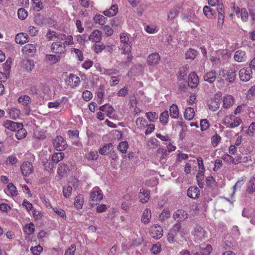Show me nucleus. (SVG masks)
Wrapping results in <instances>:
<instances>
[{
    "label": "nucleus",
    "instance_id": "nucleus-1",
    "mask_svg": "<svg viewBox=\"0 0 255 255\" xmlns=\"http://www.w3.org/2000/svg\"><path fill=\"white\" fill-rule=\"evenodd\" d=\"M242 122V121L240 117H236L235 115L230 114L224 117L222 123L227 128H234L239 126Z\"/></svg>",
    "mask_w": 255,
    "mask_h": 255
},
{
    "label": "nucleus",
    "instance_id": "nucleus-2",
    "mask_svg": "<svg viewBox=\"0 0 255 255\" xmlns=\"http://www.w3.org/2000/svg\"><path fill=\"white\" fill-rule=\"evenodd\" d=\"M219 74L222 77L225 78L229 83H233L236 79V71L234 67H227L220 70Z\"/></svg>",
    "mask_w": 255,
    "mask_h": 255
},
{
    "label": "nucleus",
    "instance_id": "nucleus-3",
    "mask_svg": "<svg viewBox=\"0 0 255 255\" xmlns=\"http://www.w3.org/2000/svg\"><path fill=\"white\" fill-rule=\"evenodd\" d=\"M122 44L123 45H121L122 55L123 56V58H126L124 63L127 66L132 58V56L131 54V46L128 43Z\"/></svg>",
    "mask_w": 255,
    "mask_h": 255
},
{
    "label": "nucleus",
    "instance_id": "nucleus-4",
    "mask_svg": "<svg viewBox=\"0 0 255 255\" xmlns=\"http://www.w3.org/2000/svg\"><path fill=\"white\" fill-rule=\"evenodd\" d=\"M78 186V181L76 179L69 181L63 187V194L66 198H69L72 194L73 188H76Z\"/></svg>",
    "mask_w": 255,
    "mask_h": 255
},
{
    "label": "nucleus",
    "instance_id": "nucleus-5",
    "mask_svg": "<svg viewBox=\"0 0 255 255\" xmlns=\"http://www.w3.org/2000/svg\"><path fill=\"white\" fill-rule=\"evenodd\" d=\"M252 70L249 67H244L240 70L239 76L240 79L243 82H248L252 77Z\"/></svg>",
    "mask_w": 255,
    "mask_h": 255
},
{
    "label": "nucleus",
    "instance_id": "nucleus-6",
    "mask_svg": "<svg viewBox=\"0 0 255 255\" xmlns=\"http://www.w3.org/2000/svg\"><path fill=\"white\" fill-rule=\"evenodd\" d=\"M53 144L54 148L58 151L65 149L68 146L66 141L61 136H57L53 139Z\"/></svg>",
    "mask_w": 255,
    "mask_h": 255
},
{
    "label": "nucleus",
    "instance_id": "nucleus-7",
    "mask_svg": "<svg viewBox=\"0 0 255 255\" xmlns=\"http://www.w3.org/2000/svg\"><path fill=\"white\" fill-rule=\"evenodd\" d=\"M193 235L195 241L199 242L204 240L207 237V233L201 227H197L195 228Z\"/></svg>",
    "mask_w": 255,
    "mask_h": 255
},
{
    "label": "nucleus",
    "instance_id": "nucleus-8",
    "mask_svg": "<svg viewBox=\"0 0 255 255\" xmlns=\"http://www.w3.org/2000/svg\"><path fill=\"white\" fill-rule=\"evenodd\" d=\"M62 40H56L51 45V50L53 52L58 54H63L66 51V48Z\"/></svg>",
    "mask_w": 255,
    "mask_h": 255
},
{
    "label": "nucleus",
    "instance_id": "nucleus-9",
    "mask_svg": "<svg viewBox=\"0 0 255 255\" xmlns=\"http://www.w3.org/2000/svg\"><path fill=\"white\" fill-rule=\"evenodd\" d=\"M103 198L102 191L98 187H94L90 193V200L94 202H99Z\"/></svg>",
    "mask_w": 255,
    "mask_h": 255
},
{
    "label": "nucleus",
    "instance_id": "nucleus-10",
    "mask_svg": "<svg viewBox=\"0 0 255 255\" xmlns=\"http://www.w3.org/2000/svg\"><path fill=\"white\" fill-rule=\"evenodd\" d=\"M163 231L162 227L158 225L152 226L150 229L151 237L155 239H159L163 236Z\"/></svg>",
    "mask_w": 255,
    "mask_h": 255
},
{
    "label": "nucleus",
    "instance_id": "nucleus-11",
    "mask_svg": "<svg viewBox=\"0 0 255 255\" xmlns=\"http://www.w3.org/2000/svg\"><path fill=\"white\" fill-rule=\"evenodd\" d=\"M223 107L226 109L231 108L235 103V99L231 95L225 94L222 98Z\"/></svg>",
    "mask_w": 255,
    "mask_h": 255
},
{
    "label": "nucleus",
    "instance_id": "nucleus-12",
    "mask_svg": "<svg viewBox=\"0 0 255 255\" xmlns=\"http://www.w3.org/2000/svg\"><path fill=\"white\" fill-rule=\"evenodd\" d=\"M20 171L23 176H27L32 173L33 167L31 163L29 162H24L20 166Z\"/></svg>",
    "mask_w": 255,
    "mask_h": 255
},
{
    "label": "nucleus",
    "instance_id": "nucleus-13",
    "mask_svg": "<svg viewBox=\"0 0 255 255\" xmlns=\"http://www.w3.org/2000/svg\"><path fill=\"white\" fill-rule=\"evenodd\" d=\"M66 83L71 87L75 88L80 83V79L78 76L74 74H70L66 80Z\"/></svg>",
    "mask_w": 255,
    "mask_h": 255
},
{
    "label": "nucleus",
    "instance_id": "nucleus-14",
    "mask_svg": "<svg viewBox=\"0 0 255 255\" xmlns=\"http://www.w3.org/2000/svg\"><path fill=\"white\" fill-rule=\"evenodd\" d=\"M100 110L106 114L109 118L112 119H116L115 111L110 105H103L100 107Z\"/></svg>",
    "mask_w": 255,
    "mask_h": 255
},
{
    "label": "nucleus",
    "instance_id": "nucleus-15",
    "mask_svg": "<svg viewBox=\"0 0 255 255\" xmlns=\"http://www.w3.org/2000/svg\"><path fill=\"white\" fill-rule=\"evenodd\" d=\"M188 216V214L183 210H178L174 212L173 215V218L177 222H182L186 220Z\"/></svg>",
    "mask_w": 255,
    "mask_h": 255
},
{
    "label": "nucleus",
    "instance_id": "nucleus-16",
    "mask_svg": "<svg viewBox=\"0 0 255 255\" xmlns=\"http://www.w3.org/2000/svg\"><path fill=\"white\" fill-rule=\"evenodd\" d=\"M197 161L199 168V171L197 175V179L199 181L200 179H203L205 169L202 157H198Z\"/></svg>",
    "mask_w": 255,
    "mask_h": 255
},
{
    "label": "nucleus",
    "instance_id": "nucleus-17",
    "mask_svg": "<svg viewBox=\"0 0 255 255\" xmlns=\"http://www.w3.org/2000/svg\"><path fill=\"white\" fill-rule=\"evenodd\" d=\"M95 67L96 68L97 71L100 72L101 74H104L105 75H112L114 74H117L119 72V71L117 69H106L103 68L99 63H96L95 64Z\"/></svg>",
    "mask_w": 255,
    "mask_h": 255
},
{
    "label": "nucleus",
    "instance_id": "nucleus-18",
    "mask_svg": "<svg viewBox=\"0 0 255 255\" xmlns=\"http://www.w3.org/2000/svg\"><path fill=\"white\" fill-rule=\"evenodd\" d=\"M160 56L157 53L150 54L147 59V63L150 66H155L160 61Z\"/></svg>",
    "mask_w": 255,
    "mask_h": 255
},
{
    "label": "nucleus",
    "instance_id": "nucleus-19",
    "mask_svg": "<svg viewBox=\"0 0 255 255\" xmlns=\"http://www.w3.org/2000/svg\"><path fill=\"white\" fill-rule=\"evenodd\" d=\"M101 39L102 32L98 29L93 31L89 36V40L93 42H100Z\"/></svg>",
    "mask_w": 255,
    "mask_h": 255
},
{
    "label": "nucleus",
    "instance_id": "nucleus-20",
    "mask_svg": "<svg viewBox=\"0 0 255 255\" xmlns=\"http://www.w3.org/2000/svg\"><path fill=\"white\" fill-rule=\"evenodd\" d=\"M247 58L246 52L242 50L236 51L234 55V59L237 62H245Z\"/></svg>",
    "mask_w": 255,
    "mask_h": 255
},
{
    "label": "nucleus",
    "instance_id": "nucleus-21",
    "mask_svg": "<svg viewBox=\"0 0 255 255\" xmlns=\"http://www.w3.org/2000/svg\"><path fill=\"white\" fill-rule=\"evenodd\" d=\"M199 80L195 72H192L189 76L188 85L191 88H196L199 84Z\"/></svg>",
    "mask_w": 255,
    "mask_h": 255
},
{
    "label": "nucleus",
    "instance_id": "nucleus-22",
    "mask_svg": "<svg viewBox=\"0 0 255 255\" xmlns=\"http://www.w3.org/2000/svg\"><path fill=\"white\" fill-rule=\"evenodd\" d=\"M22 51L27 56H32L36 52V47L32 44H27L23 47Z\"/></svg>",
    "mask_w": 255,
    "mask_h": 255
},
{
    "label": "nucleus",
    "instance_id": "nucleus-23",
    "mask_svg": "<svg viewBox=\"0 0 255 255\" xmlns=\"http://www.w3.org/2000/svg\"><path fill=\"white\" fill-rule=\"evenodd\" d=\"M21 124V123H18L13 121L7 120L4 122L3 126L5 128L9 129L11 131H16Z\"/></svg>",
    "mask_w": 255,
    "mask_h": 255
},
{
    "label": "nucleus",
    "instance_id": "nucleus-24",
    "mask_svg": "<svg viewBox=\"0 0 255 255\" xmlns=\"http://www.w3.org/2000/svg\"><path fill=\"white\" fill-rule=\"evenodd\" d=\"M4 192L7 195L11 197H14L17 195L16 188L11 183H9L7 185L6 188L4 189Z\"/></svg>",
    "mask_w": 255,
    "mask_h": 255
},
{
    "label": "nucleus",
    "instance_id": "nucleus-25",
    "mask_svg": "<svg viewBox=\"0 0 255 255\" xmlns=\"http://www.w3.org/2000/svg\"><path fill=\"white\" fill-rule=\"evenodd\" d=\"M199 189L196 186H191L188 189L187 195L190 198L196 199L199 197Z\"/></svg>",
    "mask_w": 255,
    "mask_h": 255
},
{
    "label": "nucleus",
    "instance_id": "nucleus-26",
    "mask_svg": "<svg viewBox=\"0 0 255 255\" xmlns=\"http://www.w3.org/2000/svg\"><path fill=\"white\" fill-rule=\"evenodd\" d=\"M138 196L139 201L142 203H145L149 200V192L146 189L142 188L140 190Z\"/></svg>",
    "mask_w": 255,
    "mask_h": 255
},
{
    "label": "nucleus",
    "instance_id": "nucleus-27",
    "mask_svg": "<svg viewBox=\"0 0 255 255\" xmlns=\"http://www.w3.org/2000/svg\"><path fill=\"white\" fill-rule=\"evenodd\" d=\"M118 6L117 4L112 5L109 9L103 12V14L108 17H112L117 14L118 12Z\"/></svg>",
    "mask_w": 255,
    "mask_h": 255
},
{
    "label": "nucleus",
    "instance_id": "nucleus-28",
    "mask_svg": "<svg viewBox=\"0 0 255 255\" xmlns=\"http://www.w3.org/2000/svg\"><path fill=\"white\" fill-rule=\"evenodd\" d=\"M218 11V22L217 25L219 28H222L224 23V8H217Z\"/></svg>",
    "mask_w": 255,
    "mask_h": 255
},
{
    "label": "nucleus",
    "instance_id": "nucleus-29",
    "mask_svg": "<svg viewBox=\"0 0 255 255\" xmlns=\"http://www.w3.org/2000/svg\"><path fill=\"white\" fill-rule=\"evenodd\" d=\"M62 33H58L54 31L49 30L46 34V37L49 40H60L61 35Z\"/></svg>",
    "mask_w": 255,
    "mask_h": 255
},
{
    "label": "nucleus",
    "instance_id": "nucleus-30",
    "mask_svg": "<svg viewBox=\"0 0 255 255\" xmlns=\"http://www.w3.org/2000/svg\"><path fill=\"white\" fill-rule=\"evenodd\" d=\"M246 180L245 177H242L235 184L233 187V193L232 196L231 202L233 203L235 201V199L233 198V195L236 191L240 190L241 187L244 185Z\"/></svg>",
    "mask_w": 255,
    "mask_h": 255
},
{
    "label": "nucleus",
    "instance_id": "nucleus-31",
    "mask_svg": "<svg viewBox=\"0 0 255 255\" xmlns=\"http://www.w3.org/2000/svg\"><path fill=\"white\" fill-rule=\"evenodd\" d=\"M15 40L16 43L23 44L28 41V35L24 33H19L16 35Z\"/></svg>",
    "mask_w": 255,
    "mask_h": 255
},
{
    "label": "nucleus",
    "instance_id": "nucleus-32",
    "mask_svg": "<svg viewBox=\"0 0 255 255\" xmlns=\"http://www.w3.org/2000/svg\"><path fill=\"white\" fill-rule=\"evenodd\" d=\"M65 100H67V98L63 97L59 100L50 102L48 103L47 107L50 109H58Z\"/></svg>",
    "mask_w": 255,
    "mask_h": 255
},
{
    "label": "nucleus",
    "instance_id": "nucleus-33",
    "mask_svg": "<svg viewBox=\"0 0 255 255\" xmlns=\"http://www.w3.org/2000/svg\"><path fill=\"white\" fill-rule=\"evenodd\" d=\"M200 248L202 255H210L213 251L212 247L210 244H202Z\"/></svg>",
    "mask_w": 255,
    "mask_h": 255
},
{
    "label": "nucleus",
    "instance_id": "nucleus-34",
    "mask_svg": "<svg viewBox=\"0 0 255 255\" xmlns=\"http://www.w3.org/2000/svg\"><path fill=\"white\" fill-rule=\"evenodd\" d=\"M34 67V61L31 60L24 59L22 62V67L27 71H31Z\"/></svg>",
    "mask_w": 255,
    "mask_h": 255
},
{
    "label": "nucleus",
    "instance_id": "nucleus-35",
    "mask_svg": "<svg viewBox=\"0 0 255 255\" xmlns=\"http://www.w3.org/2000/svg\"><path fill=\"white\" fill-rule=\"evenodd\" d=\"M151 218V213L149 209H145L143 212L141 216V221L144 224H148Z\"/></svg>",
    "mask_w": 255,
    "mask_h": 255
},
{
    "label": "nucleus",
    "instance_id": "nucleus-36",
    "mask_svg": "<svg viewBox=\"0 0 255 255\" xmlns=\"http://www.w3.org/2000/svg\"><path fill=\"white\" fill-rule=\"evenodd\" d=\"M198 54V51L192 48H189L185 53V58L187 60H194Z\"/></svg>",
    "mask_w": 255,
    "mask_h": 255
},
{
    "label": "nucleus",
    "instance_id": "nucleus-37",
    "mask_svg": "<svg viewBox=\"0 0 255 255\" xmlns=\"http://www.w3.org/2000/svg\"><path fill=\"white\" fill-rule=\"evenodd\" d=\"M84 202V200L82 195H78L74 199V205L78 209H81Z\"/></svg>",
    "mask_w": 255,
    "mask_h": 255
},
{
    "label": "nucleus",
    "instance_id": "nucleus-38",
    "mask_svg": "<svg viewBox=\"0 0 255 255\" xmlns=\"http://www.w3.org/2000/svg\"><path fill=\"white\" fill-rule=\"evenodd\" d=\"M15 132V136L16 138L18 139H22L24 138L27 135V131L23 128V125L22 124L20 125V126L18 127V128L17 129Z\"/></svg>",
    "mask_w": 255,
    "mask_h": 255
},
{
    "label": "nucleus",
    "instance_id": "nucleus-39",
    "mask_svg": "<svg viewBox=\"0 0 255 255\" xmlns=\"http://www.w3.org/2000/svg\"><path fill=\"white\" fill-rule=\"evenodd\" d=\"M178 225V229L176 230L177 235L179 234L181 237H185L189 234V230L186 227H182L180 223H176L174 226Z\"/></svg>",
    "mask_w": 255,
    "mask_h": 255
},
{
    "label": "nucleus",
    "instance_id": "nucleus-40",
    "mask_svg": "<svg viewBox=\"0 0 255 255\" xmlns=\"http://www.w3.org/2000/svg\"><path fill=\"white\" fill-rule=\"evenodd\" d=\"M216 77V73L214 71L207 72L203 77L204 80L205 81L211 84L213 83L215 81Z\"/></svg>",
    "mask_w": 255,
    "mask_h": 255
},
{
    "label": "nucleus",
    "instance_id": "nucleus-41",
    "mask_svg": "<svg viewBox=\"0 0 255 255\" xmlns=\"http://www.w3.org/2000/svg\"><path fill=\"white\" fill-rule=\"evenodd\" d=\"M178 225L173 226L167 236V240L170 243L174 242L175 237L177 236V233H176V230H178Z\"/></svg>",
    "mask_w": 255,
    "mask_h": 255
},
{
    "label": "nucleus",
    "instance_id": "nucleus-42",
    "mask_svg": "<svg viewBox=\"0 0 255 255\" xmlns=\"http://www.w3.org/2000/svg\"><path fill=\"white\" fill-rule=\"evenodd\" d=\"M60 40H64L63 42L64 46L70 45L74 44L73 38L72 35H66L64 34H61Z\"/></svg>",
    "mask_w": 255,
    "mask_h": 255
},
{
    "label": "nucleus",
    "instance_id": "nucleus-43",
    "mask_svg": "<svg viewBox=\"0 0 255 255\" xmlns=\"http://www.w3.org/2000/svg\"><path fill=\"white\" fill-rule=\"evenodd\" d=\"M95 23L104 25L108 20L107 18L101 14H96L93 18Z\"/></svg>",
    "mask_w": 255,
    "mask_h": 255
},
{
    "label": "nucleus",
    "instance_id": "nucleus-44",
    "mask_svg": "<svg viewBox=\"0 0 255 255\" xmlns=\"http://www.w3.org/2000/svg\"><path fill=\"white\" fill-rule=\"evenodd\" d=\"M8 113L9 117L13 119H16L19 118L21 114L20 111L15 108H12L8 109Z\"/></svg>",
    "mask_w": 255,
    "mask_h": 255
},
{
    "label": "nucleus",
    "instance_id": "nucleus-45",
    "mask_svg": "<svg viewBox=\"0 0 255 255\" xmlns=\"http://www.w3.org/2000/svg\"><path fill=\"white\" fill-rule=\"evenodd\" d=\"M189 66L188 65L184 66L181 67L179 69V71L178 72V80L179 81H181L184 79L185 77L186 76L187 73L188 71Z\"/></svg>",
    "mask_w": 255,
    "mask_h": 255
},
{
    "label": "nucleus",
    "instance_id": "nucleus-46",
    "mask_svg": "<svg viewBox=\"0 0 255 255\" xmlns=\"http://www.w3.org/2000/svg\"><path fill=\"white\" fill-rule=\"evenodd\" d=\"M195 116V111L193 108L189 107L185 109L184 116L185 119L190 121Z\"/></svg>",
    "mask_w": 255,
    "mask_h": 255
},
{
    "label": "nucleus",
    "instance_id": "nucleus-47",
    "mask_svg": "<svg viewBox=\"0 0 255 255\" xmlns=\"http://www.w3.org/2000/svg\"><path fill=\"white\" fill-rule=\"evenodd\" d=\"M71 53L77 58L79 61H82L84 60V56L82 51L77 48H72L71 49Z\"/></svg>",
    "mask_w": 255,
    "mask_h": 255
},
{
    "label": "nucleus",
    "instance_id": "nucleus-48",
    "mask_svg": "<svg viewBox=\"0 0 255 255\" xmlns=\"http://www.w3.org/2000/svg\"><path fill=\"white\" fill-rule=\"evenodd\" d=\"M179 7L176 6L171 9L167 14V18L168 20L174 19L177 15Z\"/></svg>",
    "mask_w": 255,
    "mask_h": 255
},
{
    "label": "nucleus",
    "instance_id": "nucleus-49",
    "mask_svg": "<svg viewBox=\"0 0 255 255\" xmlns=\"http://www.w3.org/2000/svg\"><path fill=\"white\" fill-rule=\"evenodd\" d=\"M170 115L171 118L173 119H177L179 116V110L178 107L176 105L173 104L170 106Z\"/></svg>",
    "mask_w": 255,
    "mask_h": 255
},
{
    "label": "nucleus",
    "instance_id": "nucleus-50",
    "mask_svg": "<svg viewBox=\"0 0 255 255\" xmlns=\"http://www.w3.org/2000/svg\"><path fill=\"white\" fill-rule=\"evenodd\" d=\"M23 232L27 235H31L34 232V225L33 223H30L26 224L23 228Z\"/></svg>",
    "mask_w": 255,
    "mask_h": 255
},
{
    "label": "nucleus",
    "instance_id": "nucleus-51",
    "mask_svg": "<svg viewBox=\"0 0 255 255\" xmlns=\"http://www.w3.org/2000/svg\"><path fill=\"white\" fill-rule=\"evenodd\" d=\"M46 59L47 62L51 64H55L60 60V56L53 54H47L46 55Z\"/></svg>",
    "mask_w": 255,
    "mask_h": 255
},
{
    "label": "nucleus",
    "instance_id": "nucleus-52",
    "mask_svg": "<svg viewBox=\"0 0 255 255\" xmlns=\"http://www.w3.org/2000/svg\"><path fill=\"white\" fill-rule=\"evenodd\" d=\"M32 6L34 10L39 11L43 8L42 2L40 0H32Z\"/></svg>",
    "mask_w": 255,
    "mask_h": 255
},
{
    "label": "nucleus",
    "instance_id": "nucleus-53",
    "mask_svg": "<svg viewBox=\"0 0 255 255\" xmlns=\"http://www.w3.org/2000/svg\"><path fill=\"white\" fill-rule=\"evenodd\" d=\"M18 102L23 106L27 107L30 102V98L27 95H22L19 97Z\"/></svg>",
    "mask_w": 255,
    "mask_h": 255
},
{
    "label": "nucleus",
    "instance_id": "nucleus-54",
    "mask_svg": "<svg viewBox=\"0 0 255 255\" xmlns=\"http://www.w3.org/2000/svg\"><path fill=\"white\" fill-rule=\"evenodd\" d=\"M112 148L113 144L112 143L106 144L100 148L99 150V153L102 155L107 154L109 152L111 151Z\"/></svg>",
    "mask_w": 255,
    "mask_h": 255
},
{
    "label": "nucleus",
    "instance_id": "nucleus-55",
    "mask_svg": "<svg viewBox=\"0 0 255 255\" xmlns=\"http://www.w3.org/2000/svg\"><path fill=\"white\" fill-rule=\"evenodd\" d=\"M168 112L167 111H165L161 113L159 116L160 122L163 125H166L168 122Z\"/></svg>",
    "mask_w": 255,
    "mask_h": 255
},
{
    "label": "nucleus",
    "instance_id": "nucleus-56",
    "mask_svg": "<svg viewBox=\"0 0 255 255\" xmlns=\"http://www.w3.org/2000/svg\"><path fill=\"white\" fill-rule=\"evenodd\" d=\"M247 191L250 193H253L255 191V178L250 179L247 184Z\"/></svg>",
    "mask_w": 255,
    "mask_h": 255
},
{
    "label": "nucleus",
    "instance_id": "nucleus-57",
    "mask_svg": "<svg viewBox=\"0 0 255 255\" xmlns=\"http://www.w3.org/2000/svg\"><path fill=\"white\" fill-rule=\"evenodd\" d=\"M33 136L38 139H43L46 137L45 132L38 128L34 130Z\"/></svg>",
    "mask_w": 255,
    "mask_h": 255
},
{
    "label": "nucleus",
    "instance_id": "nucleus-58",
    "mask_svg": "<svg viewBox=\"0 0 255 255\" xmlns=\"http://www.w3.org/2000/svg\"><path fill=\"white\" fill-rule=\"evenodd\" d=\"M208 2L211 6H217V8H224L223 0H208Z\"/></svg>",
    "mask_w": 255,
    "mask_h": 255
},
{
    "label": "nucleus",
    "instance_id": "nucleus-59",
    "mask_svg": "<svg viewBox=\"0 0 255 255\" xmlns=\"http://www.w3.org/2000/svg\"><path fill=\"white\" fill-rule=\"evenodd\" d=\"M64 157L63 152L55 153L52 156V160L54 163H57L62 160Z\"/></svg>",
    "mask_w": 255,
    "mask_h": 255
},
{
    "label": "nucleus",
    "instance_id": "nucleus-60",
    "mask_svg": "<svg viewBox=\"0 0 255 255\" xmlns=\"http://www.w3.org/2000/svg\"><path fill=\"white\" fill-rule=\"evenodd\" d=\"M146 117L150 122H154L158 118V114L155 112H149L145 114Z\"/></svg>",
    "mask_w": 255,
    "mask_h": 255
},
{
    "label": "nucleus",
    "instance_id": "nucleus-61",
    "mask_svg": "<svg viewBox=\"0 0 255 255\" xmlns=\"http://www.w3.org/2000/svg\"><path fill=\"white\" fill-rule=\"evenodd\" d=\"M53 211L60 217L65 219L66 218V213L62 208L55 207L52 208Z\"/></svg>",
    "mask_w": 255,
    "mask_h": 255
},
{
    "label": "nucleus",
    "instance_id": "nucleus-62",
    "mask_svg": "<svg viewBox=\"0 0 255 255\" xmlns=\"http://www.w3.org/2000/svg\"><path fill=\"white\" fill-rule=\"evenodd\" d=\"M128 147V144L127 141L121 142L118 146V150L122 153H126Z\"/></svg>",
    "mask_w": 255,
    "mask_h": 255
},
{
    "label": "nucleus",
    "instance_id": "nucleus-63",
    "mask_svg": "<svg viewBox=\"0 0 255 255\" xmlns=\"http://www.w3.org/2000/svg\"><path fill=\"white\" fill-rule=\"evenodd\" d=\"M203 12L204 15L208 18H212L214 17L212 9L208 6H205L203 7Z\"/></svg>",
    "mask_w": 255,
    "mask_h": 255
},
{
    "label": "nucleus",
    "instance_id": "nucleus-64",
    "mask_svg": "<svg viewBox=\"0 0 255 255\" xmlns=\"http://www.w3.org/2000/svg\"><path fill=\"white\" fill-rule=\"evenodd\" d=\"M170 216V212L168 209H165L163 210L159 215L160 220L163 222Z\"/></svg>",
    "mask_w": 255,
    "mask_h": 255
}]
</instances>
